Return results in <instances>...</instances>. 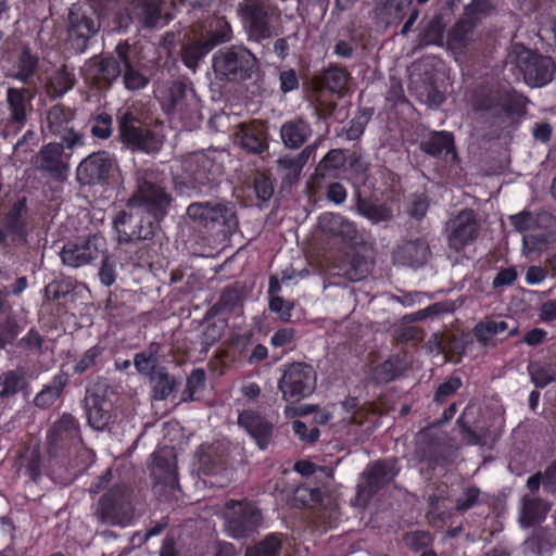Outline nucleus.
<instances>
[{
	"label": "nucleus",
	"mask_w": 556,
	"mask_h": 556,
	"mask_svg": "<svg viewBox=\"0 0 556 556\" xmlns=\"http://www.w3.org/2000/svg\"><path fill=\"white\" fill-rule=\"evenodd\" d=\"M74 111L62 104H55L47 111L46 122L49 131L61 138L66 149L74 150L85 144L84 135L76 131L71 125Z\"/></svg>",
	"instance_id": "nucleus-19"
},
{
	"label": "nucleus",
	"mask_w": 556,
	"mask_h": 556,
	"mask_svg": "<svg viewBox=\"0 0 556 556\" xmlns=\"http://www.w3.org/2000/svg\"><path fill=\"white\" fill-rule=\"evenodd\" d=\"M68 383V376L64 372L55 375L49 384L35 396L34 404L42 409L52 406L63 393L64 388Z\"/></svg>",
	"instance_id": "nucleus-44"
},
{
	"label": "nucleus",
	"mask_w": 556,
	"mask_h": 556,
	"mask_svg": "<svg viewBox=\"0 0 556 556\" xmlns=\"http://www.w3.org/2000/svg\"><path fill=\"white\" fill-rule=\"evenodd\" d=\"M35 97V87H9L7 89L5 103L8 119L2 130L4 137L16 134L25 127L29 115L34 111L33 100Z\"/></svg>",
	"instance_id": "nucleus-14"
},
{
	"label": "nucleus",
	"mask_w": 556,
	"mask_h": 556,
	"mask_svg": "<svg viewBox=\"0 0 556 556\" xmlns=\"http://www.w3.org/2000/svg\"><path fill=\"white\" fill-rule=\"evenodd\" d=\"M186 215L197 226L219 230L224 236H231L239 228L236 205L224 199L192 202Z\"/></svg>",
	"instance_id": "nucleus-4"
},
{
	"label": "nucleus",
	"mask_w": 556,
	"mask_h": 556,
	"mask_svg": "<svg viewBox=\"0 0 556 556\" xmlns=\"http://www.w3.org/2000/svg\"><path fill=\"white\" fill-rule=\"evenodd\" d=\"M39 58L34 54L28 46H23L17 56L14 68L5 74L7 77L16 79L25 86H33L34 77L38 74Z\"/></svg>",
	"instance_id": "nucleus-37"
},
{
	"label": "nucleus",
	"mask_w": 556,
	"mask_h": 556,
	"mask_svg": "<svg viewBox=\"0 0 556 556\" xmlns=\"http://www.w3.org/2000/svg\"><path fill=\"white\" fill-rule=\"evenodd\" d=\"M492 10L493 5L489 0H472L464 8L463 14L479 25L483 17L491 14Z\"/></svg>",
	"instance_id": "nucleus-60"
},
{
	"label": "nucleus",
	"mask_w": 556,
	"mask_h": 556,
	"mask_svg": "<svg viewBox=\"0 0 556 556\" xmlns=\"http://www.w3.org/2000/svg\"><path fill=\"white\" fill-rule=\"evenodd\" d=\"M117 119L119 137L132 151L147 154H155L161 151L164 136L160 131L143 126L131 112L122 113Z\"/></svg>",
	"instance_id": "nucleus-10"
},
{
	"label": "nucleus",
	"mask_w": 556,
	"mask_h": 556,
	"mask_svg": "<svg viewBox=\"0 0 556 556\" xmlns=\"http://www.w3.org/2000/svg\"><path fill=\"white\" fill-rule=\"evenodd\" d=\"M27 201L21 198L14 202L3 217L2 230L7 231L13 247H21L27 243Z\"/></svg>",
	"instance_id": "nucleus-28"
},
{
	"label": "nucleus",
	"mask_w": 556,
	"mask_h": 556,
	"mask_svg": "<svg viewBox=\"0 0 556 556\" xmlns=\"http://www.w3.org/2000/svg\"><path fill=\"white\" fill-rule=\"evenodd\" d=\"M312 136V124L304 116H295L280 126L281 142L287 149H300Z\"/></svg>",
	"instance_id": "nucleus-30"
},
{
	"label": "nucleus",
	"mask_w": 556,
	"mask_h": 556,
	"mask_svg": "<svg viewBox=\"0 0 556 556\" xmlns=\"http://www.w3.org/2000/svg\"><path fill=\"white\" fill-rule=\"evenodd\" d=\"M399 473L395 459L377 460L367 466L357 484V495L368 500Z\"/></svg>",
	"instance_id": "nucleus-22"
},
{
	"label": "nucleus",
	"mask_w": 556,
	"mask_h": 556,
	"mask_svg": "<svg viewBox=\"0 0 556 556\" xmlns=\"http://www.w3.org/2000/svg\"><path fill=\"white\" fill-rule=\"evenodd\" d=\"M150 381L153 383V399L157 401L166 400L180 386V380L169 375L163 366L155 369Z\"/></svg>",
	"instance_id": "nucleus-45"
},
{
	"label": "nucleus",
	"mask_w": 556,
	"mask_h": 556,
	"mask_svg": "<svg viewBox=\"0 0 556 556\" xmlns=\"http://www.w3.org/2000/svg\"><path fill=\"white\" fill-rule=\"evenodd\" d=\"M199 465L206 476H228L229 462L222 445H201L198 451Z\"/></svg>",
	"instance_id": "nucleus-32"
},
{
	"label": "nucleus",
	"mask_w": 556,
	"mask_h": 556,
	"mask_svg": "<svg viewBox=\"0 0 556 556\" xmlns=\"http://www.w3.org/2000/svg\"><path fill=\"white\" fill-rule=\"evenodd\" d=\"M205 372L201 368L193 369L187 378L186 388L182 393V402L193 401L194 394L204 389Z\"/></svg>",
	"instance_id": "nucleus-59"
},
{
	"label": "nucleus",
	"mask_w": 556,
	"mask_h": 556,
	"mask_svg": "<svg viewBox=\"0 0 556 556\" xmlns=\"http://www.w3.org/2000/svg\"><path fill=\"white\" fill-rule=\"evenodd\" d=\"M135 497L126 484L108 489L94 506L93 516L104 525L126 527L135 518Z\"/></svg>",
	"instance_id": "nucleus-8"
},
{
	"label": "nucleus",
	"mask_w": 556,
	"mask_h": 556,
	"mask_svg": "<svg viewBox=\"0 0 556 556\" xmlns=\"http://www.w3.org/2000/svg\"><path fill=\"white\" fill-rule=\"evenodd\" d=\"M238 425L256 442L260 450H266L273 438L274 426L254 410H243L238 416Z\"/></svg>",
	"instance_id": "nucleus-29"
},
{
	"label": "nucleus",
	"mask_w": 556,
	"mask_h": 556,
	"mask_svg": "<svg viewBox=\"0 0 556 556\" xmlns=\"http://www.w3.org/2000/svg\"><path fill=\"white\" fill-rule=\"evenodd\" d=\"M348 169L359 180L365 181L368 177L370 163L367 159L357 152H353L346 159Z\"/></svg>",
	"instance_id": "nucleus-61"
},
{
	"label": "nucleus",
	"mask_w": 556,
	"mask_h": 556,
	"mask_svg": "<svg viewBox=\"0 0 556 556\" xmlns=\"http://www.w3.org/2000/svg\"><path fill=\"white\" fill-rule=\"evenodd\" d=\"M25 386L26 380L22 369L9 370L0 378V397L9 399L17 394Z\"/></svg>",
	"instance_id": "nucleus-51"
},
{
	"label": "nucleus",
	"mask_w": 556,
	"mask_h": 556,
	"mask_svg": "<svg viewBox=\"0 0 556 556\" xmlns=\"http://www.w3.org/2000/svg\"><path fill=\"white\" fill-rule=\"evenodd\" d=\"M556 547V531L548 527L534 528L522 543L526 555L544 556Z\"/></svg>",
	"instance_id": "nucleus-35"
},
{
	"label": "nucleus",
	"mask_w": 556,
	"mask_h": 556,
	"mask_svg": "<svg viewBox=\"0 0 556 556\" xmlns=\"http://www.w3.org/2000/svg\"><path fill=\"white\" fill-rule=\"evenodd\" d=\"M510 225L518 232H528L522 238L523 252L528 255L542 252L556 243V217L548 212L522 211L509 216Z\"/></svg>",
	"instance_id": "nucleus-3"
},
{
	"label": "nucleus",
	"mask_w": 556,
	"mask_h": 556,
	"mask_svg": "<svg viewBox=\"0 0 556 556\" xmlns=\"http://www.w3.org/2000/svg\"><path fill=\"white\" fill-rule=\"evenodd\" d=\"M346 159L343 150L331 149L318 163L317 170L321 172V176L336 172L346 163Z\"/></svg>",
	"instance_id": "nucleus-57"
},
{
	"label": "nucleus",
	"mask_w": 556,
	"mask_h": 556,
	"mask_svg": "<svg viewBox=\"0 0 556 556\" xmlns=\"http://www.w3.org/2000/svg\"><path fill=\"white\" fill-rule=\"evenodd\" d=\"M206 42L215 47L229 42L232 39V28L224 16H215L207 26L204 34H201Z\"/></svg>",
	"instance_id": "nucleus-46"
},
{
	"label": "nucleus",
	"mask_w": 556,
	"mask_h": 556,
	"mask_svg": "<svg viewBox=\"0 0 556 556\" xmlns=\"http://www.w3.org/2000/svg\"><path fill=\"white\" fill-rule=\"evenodd\" d=\"M122 61L118 55L94 56L88 62L86 75L99 88H110L122 74Z\"/></svg>",
	"instance_id": "nucleus-27"
},
{
	"label": "nucleus",
	"mask_w": 556,
	"mask_h": 556,
	"mask_svg": "<svg viewBox=\"0 0 556 556\" xmlns=\"http://www.w3.org/2000/svg\"><path fill=\"white\" fill-rule=\"evenodd\" d=\"M104 251V238L93 235L85 239L65 243L60 252V256L63 265L78 268L99 258L103 255Z\"/></svg>",
	"instance_id": "nucleus-18"
},
{
	"label": "nucleus",
	"mask_w": 556,
	"mask_h": 556,
	"mask_svg": "<svg viewBox=\"0 0 556 556\" xmlns=\"http://www.w3.org/2000/svg\"><path fill=\"white\" fill-rule=\"evenodd\" d=\"M354 211L362 217L368 219L372 225L387 227L392 222L393 210L386 203H377L362 197L359 191L354 193Z\"/></svg>",
	"instance_id": "nucleus-33"
},
{
	"label": "nucleus",
	"mask_w": 556,
	"mask_h": 556,
	"mask_svg": "<svg viewBox=\"0 0 556 556\" xmlns=\"http://www.w3.org/2000/svg\"><path fill=\"white\" fill-rule=\"evenodd\" d=\"M369 271L370 263L365 256L358 253H351L346 255L344 275L349 280L359 281L364 279Z\"/></svg>",
	"instance_id": "nucleus-50"
},
{
	"label": "nucleus",
	"mask_w": 556,
	"mask_h": 556,
	"mask_svg": "<svg viewBox=\"0 0 556 556\" xmlns=\"http://www.w3.org/2000/svg\"><path fill=\"white\" fill-rule=\"evenodd\" d=\"M407 369V362L405 355L395 354L391 355L383 363L375 367L372 378L378 383H388L395 378L403 375Z\"/></svg>",
	"instance_id": "nucleus-43"
},
{
	"label": "nucleus",
	"mask_w": 556,
	"mask_h": 556,
	"mask_svg": "<svg viewBox=\"0 0 556 556\" xmlns=\"http://www.w3.org/2000/svg\"><path fill=\"white\" fill-rule=\"evenodd\" d=\"M73 290V285L70 280H53L45 287V295L49 300L64 299Z\"/></svg>",
	"instance_id": "nucleus-64"
},
{
	"label": "nucleus",
	"mask_w": 556,
	"mask_h": 556,
	"mask_svg": "<svg viewBox=\"0 0 556 556\" xmlns=\"http://www.w3.org/2000/svg\"><path fill=\"white\" fill-rule=\"evenodd\" d=\"M531 382L536 388H545L556 380V371L549 365L541 362H530L527 367Z\"/></svg>",
	"instance_id": "nucleus-53"
},
{
	"label": "nucleus",
	"mask_w": 556,
	"mask_h": 556,
	"mask_svg": "<svg viewBox=\"0 0 556 556\" xmlns=\"http://www.w3.org/2000/svg\"><path fill=\"white\" fill-rule=\"evenodd\" d=\"M174 198L164 181L154 170L139 169L136 172V188L128 199L127 206L138 213L147 214L151 222L160 223L168 214Z\"/></svg>",
	"instance_id": "nucleus-1"
},
{
	"label": "nucleus",
	"mask_w": 556,
	"mask_h": 556,
	"mask_svg": "<svg viewBox=\"0 0 556 556\" xmlns=\"http://www.w3.org/2000/svg\"><path fill=\"white\" fill-rule=\"evenodd\" d=\"M115 53L122 61L123 84L129 91L143 89L149 84V79L135 68L131 60L129 59V46L118 43L115 48Z\"/></svg>",
	"instance_id": "nucleus-39"
},
{
	"label": "nucleus",
	"mask_w": 556,
	"mask_h": 556,
	"mask_svg": "<svg viewBox=\"0 0 556 556\" xmlns=\"http://www.w3.org/2000/svg\"><path fill=\"white\" fill-rule=\"evenodd\" d=\"M508 58L519 68L530 87H543L552 81L556 64L552 58L532 51L521 43L513 46Z\"/></svg>",
	"instance_id": "nucleus-9"
},
{
	"label": "nucleus",
	"mask_w": 556,
	"mask_h": 556,
	"mask_svg": "<svg viewBox=\"0 0 556 556\" xmlns=\"http://www.w3.org/2000/svg\"><path fill=\"white\" fill-rule=\"evenodd\" d=\"M236 139L240 147L249 153L261 154L268 148L263 131L255 126L240 125L236 132Z\"/></svg>",
	"instance_id": "nucleus-42"
},
{
	"label": "nucleus",
	"mask_w": 556,
	"mask_h": 556,
	"mask_svg": "<svg viewBox=\"0 0 556 556\" xmlns=\"http://www.w3.org/2000/svg\"><path fill=\"white\" fill-rule=\"evenodd\" d=\"M481 491L477 486L467 488L462 495L456 500L455 508L459 513H465L470 508L480 504Z\"/></svg>",
	"instance_id": "nucleus-63"
},
{
	"label": "nucleus",
	"mask_w": 556,
	"mask_h": 556,
	"mask_svg": "<svg viewBox=\"0 0 556 556\" xmlns=\"http://www.w3.org/2000/svg\"><path fill=\"white\" fill-rule=\"evenodd\" d=\"M317 375L306 363H292L286 366L278 382L282 399L296 403L309 396L316 389Z\"/></svg>",
	"instance_id": "nucleus-12"
},
{
	"label": "nucleus",
	"mask_w": 556,
	"mask_h": 556,
	"mask_svg": "<svg viewBox=\"0 0 556 556\" xmlns=\"http://www.w3.org/2000/svg\"><path fill=\"white\" fill-rule=\"evenodd\" d=\"M478 26L473 20L462 14L455 25L448 30L447 45L453 50H462L471 41L476 27Z\"/></svg>",
	"instance_id": "nucleus-41"
},
{
	"label": "nucleus",
	"mask_w": 556,
	"mask_h": 556,
	"mask_svg": "<svg viewBox=\"0 0 556 556\" xmlns=\"http://www.w3.org/2000/svg\"><path fill=\"white\" fill-rule=\"evenodd\" d=\"M413 0H380L377 13L387 24L400 21L406 13Z\"/></svg>",
	"instance_id": "nucleus-49"
},
{
	"label": "nucleus",
	"mask_w": 556,
	"mask_h": 556,
	"mask_svg": "<svg viewBox=\"0 0 556 556\" xmlns=\"http://www.w3.org/2000/svg\"><path fill=\"white\" fill-rule=\"evenodd\" d=\"M186 175L175 179L178 193L187 197L199 195L211 189L223 174V166L210 155L198 153L192 155L185 165Z\"/></svg>",
	"instance_id": "nucleus-7"
},
{
	"label": "nucleus",
	"mask_w": 556,
	"mask_h": 556,
	"mask_svg": "<svg viewBox=\"0 0 556 556\" xmlns=\"http://www.w3.org/2000/svg\"><path fill=\"white\" fill-rule=\"evenodd\" d=\"M222 516L225 519V531L237 540L254 534L262 522L260 509L248 501H227Z\"/></svg>",
	"instance_id": "nucleus-11"
},
{
	"label": "nucleus",
	"mask_w": 556,
	"mask_h": 556,
	"mask_svg": "<svg viewBox=\"0 0 556 556\" xmlns=\"http://www.w3.org/2000/svg\"><path fill=\"white\" fill-rule=\"evenodd\" d=\"M506 330H508V337L518 333V328L516 326L510 327L507 320L485 318L479 321L473 327L472 331L479 344L483 348H488L495 346L494 338Z\"/></svg>",
	"instance_id": "nucleus-36"
},
{
	"label": "nucleus",
	"mask_w": 556,
	"mask_h": 556,
	"mask_svg": "<svg viewBox=\"0 0 556 556\" xmlns=\"http://www.w3.org/2000/svg\"><path fill=\"white\" fill-rule=\"evenodd\" d=\"M75 83V75L65 65H63L49 79L47 84V93L52 99L61 98L74 88Z\"/></svg>",
	"instance_id": "nucleus-47"
},
{
	"label": "nucleus",
	"mask_w": 556,
	"mask_h": 556,
	"mask_svg": "<svg viewBox=\"0 0 556 556\" xmlns=\"http://www.w3.org/2000/svg\"><path fill=\"white\" fill-rule=\"evenodd\" d=\"M212 50V45L206 42L201 35L199 37L186 35L179 55L182 64L192 73H195L201 62Z\"/></svg>",
	"instance_id": "nucleus-34"
},
{
	"label": "nucleus",
	"mask_w": 556,
	"mask_h": 556,
	"mask_svg": "<svg viewBox=\"0 0 556 556\" xmlns=\"http://www.w3.org/2000/svg\"><path fill=\"white\" fill-rule=\"evenodd\" d=\"M419 148L426 154L432 157H440L442 155H452L456 159L454 136L450 131H432L426 136L419 143Z\"/></svg>",
	"instance_id": "nucleus-38"
},
{
	"label": "nucleus",
	"mask_w": 556,
	"mask_h": 556,
	"mask_svg": "<svg viewBox=\"0 0 556 556\" xmlns=\"http://www.w3.org/2000/svg\"><path fill=\"white\" fill-rule=\"evenodd\" d=\"M237 13L250 41L262 42L273 36L269 11L263 0H242Z\"/></svg>",
	"instance_id": "nucleus-16"
},
{
	"label": "nucleus",
	"mask_w": 556,
	"mask_h": 556,
	"mask_svg": "<svg viewBox=\"0 0 556 556\" xmlns=\"http://www.w3.org/2000/svg\"><path fill=\"white\" fill-rule=\"evenodd\" d=\"M92 15V8L88 4L73 3L68 10V34L80 52L85 51L88 40L100 27Z\"/></svg>",
	"instance_id": "nucleus-20"
},
{
	"label": "nucleus",
	"mask_w": 556,
	"mask_h": 556,
	"mask_svg": "<svg viewBox=\"0 0 556 556\" xmlns=\"http://www.w3.org/2000/svg\"><path fill=\"white\" fill-rule=\"evenodd\" d=\"M151 476L154 488L175 490L178 488L176 456L169 448H162L152 454Z\"/></svg>",
	"instance_id": "nucleus-26"
},
{
	"label": "nucleus",
	"mask_w": 556,
	"mask_h": 556,
	"mask_svg": "<svg viewBox=\"0 0 556 556\" xmlns=\"http://www.w3.org/2000/svg\"><path fill=\"white\" fill-rule=\"evenodd\" d=\"M161 105L168 117L180 121L185 126H191L201 118L200 99L193 83L187 77L168 84L162 91Z\"/></svg>",
	"instance_id": "nucleus-5"
},
{
	"label": "nucleus",
	"mask_w": 556,
	"mask_h": 556,
	"mask_svg": "<svg viewBox=\"0 0 556 556\" xmlns=\"http://www.w3.org/2000/svg\"><path fill=\"white\" fill-rule=\"evenodd\" d=\"M282 543L278 534H269L257 544L248 547L244 556H279Z\"/></svg>",
	"instance_id": "nucleus-52"
},
{
	"label": "nucleus",
	"mask_w": 556,
	"mask_h": 556,
	"mask_svg": "<svg viewBox=\"0 0 556 556\" xmlns=\"http://www.w3.org/2000/svg\"><path fill=\"white\" fill-rule=\"evenodd\" d=\"M140 213L119 211L113 218V227L119 243H130L139 240H150L157 228L150 218L139 216Z\"/></svg>",
	"instance_id": "nucleus-17"
},
{
	"label": "nucleus",
	"mask_w": 556,
	"mask_h": 556,
	"mask_svg": "<svg viewBox=\"0 0 556 556\" xmlns=\"http://www.w3.org/2000/svg\"><path fill=\"white\" fill-rule=\"evenodd\" d=\"M317 225L325 236L342 243L355 244L359 239L356 224L339 213L325 212L320 214Z\"/></svg>",
	"instance_id": "nucleus-25"
},
{
	"label": "nucleus",
	"mask_w": 556,
	"mask_h": 556,
	"mask_svg": "<svg viewBox=\"0 0 556 556\" xmlns=\"http://www.w3.org/2000/svg\"><path fill=\"white\" fill-rule=\"evenodd\" d=\"M83 402L88 426L96 431L110 430L115 421V414L105 386L94 384L87 388Z\"/></svg>",
	"instance_id": "nucleus-15"
},
{
	"label": "nucleus",
	"mask_w": 556,
	"mask_h": 556,
	"mask_svg": "<svg viewBox=\"0 0 556 556\" xmlns=\"http://www.w3.org/2000/svg\"><path fill=\"white\" fill-rule=\"evenodd\" d=\"M549 506L538 497L525 495L521 500L519 525L521 528H530L545 519Z\"/></svg>",
	"instance_id": "nucleus-40"
},
{
	"label": "nucleus",
	"mask_w": 556,
	"mask_h": 556,
	"mask_svg": "<svg viewBox=\"0 0 556 556\" xmlns=\"http://www.w3.org/2000/svg\"><path fill=\"white\" fill-rule=\"evenodd\" d=\"M257 58L244 46L232 45L217 50L212 58V67L217 80L244 81L257 70Z\"/></svg>",
	"instance_id": "nucleus-6"
},
{
	"label": "nucleus",
	"mask_w": 556,
	"mask_h": 556,
	"mask_svg": "<svg viewBox=\"0 0 556 556\" xmlns=\"http://www.w3.org/2000/svg\"><path fill=\"white\" fill-rule=\"evenodd\" d=\"M349 76L344 68L332 66L325 71L324 81L330 91L340 92L345 88Z\"/></svg>",
	"instance_id": "nucleus-56"
},
{
	"label": "nucleus",
	"mask_w": 556,
	"mask_h": 556,
	"mask_svg": "<svg viewBox=\"0 0 556 556\" xmlns=\"http://www.w3.org/2000/svg\"><path fill=\"white\" fill-rule=\"evenodd\" d=\"M49 454L59 456V451L81 442L80 422L71 413H63L52 422L47 432Z\"/></svg>",
	"instance_id": "nucleus-21"
},
{
	"label": "nucleus",
	"mask_w": 556,
	"mask_h": 556,
	"mask_svg": "<svg viewBox=\"0 0 556 556\" xmlns=\"http://www.w3.org/2000/svg\"><path fill=\"white\" fill-rule=\"evenodd\" d=\"M241 303V295L235 288L227 287L222 292L218 302L215 304V308L218 313L231 312L236 309Z\"/></svg>",
	"instance_id": "nucleus-62"
},
{
	"label": "nucleus",
	"mask_w": 556,
	"mask_h": 556,
	"mask_svg": "<svg viewBox=\"0 0 556 556\" xmlns=\"http://www.w3.org/2000/svg\"><path fill=\"white\" fill-rule=\"evenodd\" d=\"M473 105L484 123L494 128L491 135L500 137L513 124V115L525 110L526 99L510 90L481 89L475 94Z\"/></svg>",
	"instance_id": "nucleus-2"
},
{
	"label": "nucleus",
	"mask_w": 556,
	"mask_h": 556,
	"mask_svg": "<svg viewBox=\"0 0 556 556\" xmlns=\"http://www.w3.org/2000/svg\"><path fill=\"white\" fill-rule=\"evenodd\" d=\"M104 346L100 344H96L88 350H86L81 356L78 358V361L74 365V372L81 375L86 372L89 369H92L98 365L100 362L103 353H104Z\"/></svg>",
	"instance_id": "nucleus-54"
},
{
	"label": "nucleus",
	"mask_w": 556,
	"mask_h": 556,
	"mask_svg": "<svg viewBox=\"0 0 556 556\" xmlns=\"http://www.w3.org/2000/svg\"><path fill=\"white\" fill-rule=\"evenodd\" d=\"M160 350V343L152 342L146 351L135 354L134 366L140 375L151 377L155 369L159 368L156 365L159 363Z\"/></svg>",
	"instance_id": "nucleus-48"
},
{
	"label": "nucleus",
	"mask_w": 556,
	"mask_h": 556,
	"mask_svg": "<svg viewBox=\"0 0 556 556\" xmlns=\"http://www.w3.org/2000/svg\"><path fill=\"white\" fill-rule=\"evenodd\" d=\"M402 542L410 551L419 552L431 544L432 535L425 530L410 531L403 534Z\"/></svg>",
	"instance_id": "nucleus-58"
},
{
	"label": "nucleus",
	"mask_w": 556,
	"mask_h": 556,
	"mask_svg": "<svg viewBox=\"0 0 556 556\" xmlns=\"http://www.w3.org/2000/svg\"><path fill=\"white\" fill-rule=\"evenodd\" d=\"M64 148L63 142L42 146L34 162L36 169L54 181H65L70 166L62 160Z\"/></svg>",
	"instance_id": "nucleus-23"
},
{
	"label": "nucleus",
	"mask_w": 556,
	"mask_h": 556,
	"mask_svg": "<svg viewBox=\"0 0 556 556\" xmlns=\"http://www.w3.org/2000/svg\"><path fill=\"white\" fill-rule=\"evenodd\" d=\"M372 109H362L350 121L349 127L345 130L346 139L357 140L364 134L366 125L372 116Z\"/></svg>",
	"instance_id": "nucleus-55"
},
{
	"label": "nucleus",
	"mask_w": 556,
	"mask_h": 556,
	"mask_svg": "<svg viewBox=\"0 0 556 556\" xmlns=\"http://www.w3.org/2000/svg\"><path fill=\"white\" fill-rule=\"evenodd\" d=\"M118 172L114 154L105 150L90 153L76 168V179L81 186H106Z\"/></svg>",
	"instance_id": "nucleus-13"
},
{
	"label": "nucleus",
	"mask_w": 556,
	"mask_h": 556,
	"mask_svg": "<svg viewBox=\"0 0 556 556\" xmlns=\"http://www.w3.org/2000/svg\"><path fill=\"white\" fill-rule=\"evenodd\" d=\"M448 233V245L451 249L459 252L467 244L473 242L479 236L480 224L477 214L472 210L460 211L454 219L451 220Z\"/></svg>",
	"instance_id": "nucleus-24"
},
{
	"label": "nucleus",
	"mask_w": 556,
	"mask_h": 556,
	"mask_svg": "<svg viewBox=\"0 0 556 556\" xmlns=\"http://www.w3.org/2000/svg\"><path fill=\"white\" fill-rule=\"evenodd\" d=\"M430 254L428 242L418 238L400 244L393 253V260L400 265L420 267L428 261Z\"/></svg>",
	"instance_id": "nucleus-31"
}]
</instances>
